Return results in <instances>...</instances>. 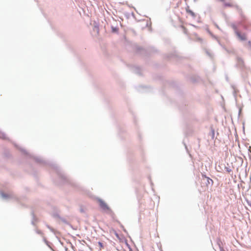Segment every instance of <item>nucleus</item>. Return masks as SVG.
I'll use <instances>...</instances> for the list:
<instances>
[{"instance_id":"obj_5","label":"nucleus","mask_w":251,"mask_h":251,"mask_svg":"<svg viewBox=\"0 0 251 251\" xmlns=\"http://www.w3.org/2000/svg\"><path fill=\"white\" fill-rule=\"evenodd\" d=\"M0 137L2 138V139H5L6 137L5 134H4L3 133H0Z\"/></svg>"},{"instance_id":"obj_11","label":"nucleus","mask_w":251,"mask_h":251,"mask_svg":"<svg viewBox=\"0 0 251 251\" xmlns=\"http://www.w3.org/2000/svg\"><path fill=\"white\" fill-rule=\"evenodd\" d=\"M191 14H193V15L194 14L193 12H191Z\"/></svg>"},{"instance_id":"obj_8","label":"nucleus","mask_w":251,"mask_h":251,"mask_svg":"<svg viewBox=\"0 0 251 251\" xmlns=\"http://www.w3.org/2000/svg\"><path fill=\"white\" fill-rule=\"evenodd\" d=\"M183 28H184V32H185V33H186V28H184V27H183Z\"/></svg>"},{"instance_id":"obj_7","label":"nucleus","mask_w":251,"mask_h":251,"mask_svg":"<svg viewBox=\"0 0 251 251\" xmlns=\"http://www.w3.org/2000/svg\"><path fill=\"white\" fill-rule=\"evenodd\" d=\"M248 44L249 45V46L251 47V41H249L248 42Z\"/></svg>"},{"instance_id":"obj_10","label":"nucleus","mask_w":251,"mask_h":251,"mask_svg":"<svg viewBox=\"0 0 251 251\" xmlns=\"http://www.w3.org/2000/svg\"><path fill=\"white\" fill-rule=\"evenodd\" d=\"M221 251H225L223 249H221Z\"/></svg>"},{"instance_id":"obj_9","label":"nucleus","mask_w":251,"mask_h":251,"mask_svg":"<svg viewBox=\"0 0 251 251\" xmlns=\"http://www.w3.org/2000/svg\"><path fill=\"white\" fill-rule=\"evenodd\" d=\"M219 1H222V2H224L225 1V0H219Z\"/></svg>"},{"instance_id":"obj_12","label":"nucleus","mask_w":251,"mask_h":251,"mask_svg":"<svg viewBox=\"0 0 251 251\" xmlns=\"http://www.w3.org/2000/svg\"><path fill=\"white\" fill-rule=\"evenodd\" d=\"M191 14H193V15L194 14L193 12H191Z\"/></svg>"},{"instance_id":"obj_1","label":"nucleus","mask_w":251,"mask_h":251,"mask_svg":"<svg viewBox=\"0 0 251 251\" xmlns=\"http://www.w3.org/2000/svg\"><path fill=\"white\" fill-rule=\"evenodd\" d=\"M98 201L100 207L102 209L105 210H107L109 209L108 206L103 201H102V200H99Z\"/></svg>"},{"instance_id":"obj_2","label":"nucleus","mask_w":251,"mask_h":251,"mask_svg":"<svg viewBox=\"0 0 251 251\" xmlns=\"http://www.w3.org/2000/svg\"><path fill=\"white\" fill-rule=\"evenodd\" d=\"M236 35L241 41H245L247 39V35L245 33H241L239 31H236Z\"/></svg>"},{"instance_id":"obj_6","label":"nucleus","mask_w":251,"mask_h":251,"mask_svg":"<svg viewBox=\"0 0 251 251\" xmlns=\"http://www.w3.org/2000/svg\"><path fill=\"white\" fill-rule=\"evenodd\" d=\"M249 151H250V153H249V156L250 157H251V147H250V148H249Z\"/></svg>"},{"instance_id":"obj_4","label":"nucleus","mask_w":251,"mask_h":251,"mask_svg":"<svg viewBox=\"0 0 251 251\" xmlns=\"http://www.w3.org/2000/svg\"><path fill=\"white\" fill-rule=\"evenodd\" d=\"M202 179L203 180H206L207 185L209 184L210 183H213V180L209 177L206 176H202Z\"/></svg>"},{"instance_id":"obj_3","label":"nucleus","mask_w":251,"mask_h":251,"mask_svg":"<svg viewBox=\"0 0 251 251\" xmlns=\"http://www.w3.org/2000/svg\"><path fill=\"white\" fill-rule=\"evenodd\" d=\"M223 6L224 7H233L235 6L233 2H224L223 4Z\"/></svg>"}]
</instances>
